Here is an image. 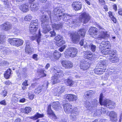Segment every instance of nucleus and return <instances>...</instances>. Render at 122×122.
I'll use <instances>...</instances> for the list:
<instances>
[{
    "instance_id": "11",
    "label": "nucleus",
    "mask_w": 122,
    "mask_h": 122,
    "mask_svg": "<svg viewBox=\"0 0 122 122\" xmlns=\"http://www.w3.org/2000/svg\"><path fill=\"white\" fill-rule=\"evenodd\" d=\"M47 112L48 116L49 117L54 120L57 119V117L51 109L50 105L48 106Z\"/></svg>"
},
{
    "instance_id": "43",
    "label": "nucleus",
    "mask_w": 122,
    "mask_h": 122,
    "mask_svg": "<svg viewBox=\"0 0 122 122\" xmlns=\"http://www.w3.org/2000/svg\"><path fill=\"white\" fill-rule=\"evenodd\" d=\"M62 39L63 37L62 36H60V35H58L55 37V39L56 41H58V42H59Z\"/></svg>"
},
{
    "instance_id": "59",
    "label": "nucleus",
    "mask_w": 122,
    "mask_h": 122,
    "mask_svg": "<svg viewBox=\"0 0 122 122\" xmlns=\"http://www.w3.org/2000/svg\"><path fill=\"white\" fill-rule=\"evenodd\" d=\"M101 110L102 114L103 113V114H105L107 112L106 109L104 108H101Z\"/></svg>"
},
{
    "instance_id": "26",
    "label": "nucleus",
    "mask_w": 122,
    "mask_h": 122,
    "mask_svg": "<svg viewBox=\"0 0 122 122\" xmlns=\"http://www.w3.org/2000/svg\"><path fill=\"white\" fill-rule=\"evenodd\" d=\"M44 117V115L43 114H40L37 112H36L34 116L29 117L30 119H32L34 120L40 118L42 117Z\"/></svg>"
},
{
    "instance_id": "20",
    "label": "nucleus",
    "mask_w": 122,
    "mask_h": 122,
    "mask_svg": "<svg viewBox=\"0 0 122 122\" xmlns=\"http://www.w3.org/2000/svg\"><path fill=\"white\" fill-rule=\"evenodd\" d=\"M72 6L76 10H78L81 8V3L79 1L74 2L73 3Z\"/></svg>"
},
{
    "instance_id": "3",
    "label": "nucleus",
    "mask_w": 122,
    "mask_h": 122,
    "mask_svg": "<svg viewBox=\"0 0 122 122\" xmlns=\"http://www.w3.org/2000/svg\"><path fill=\"white\" fill-rule=\"evenodd\" d=\"M65 112L67 114L71 113L70 118L73 121H75L76 119V116L79 114V110L78 109L75 107L73 109L70 104H66L63 105Z\"/></svg>"
},
{
    "instance_id": "32",
    "label": "nucleus",
    "mask_w": 122,
    "mask_h": 122,
    "mask_svg": "<svg viewBox=\"0 0 122 122\" xmlns=\"http://www.w3.org/2000/svg\"><path fill=\"white\" fill-rule=\"evenodd\" d=\"M109 59L110 61L112 63L117 62L119 61L118 57L116 56H113V57H109Z\"/></svg>"
},
{
    "instance_id": "49",
    "label": "nucleus",
    "mask_w": 122,
    "mask_h": 122,
    "mask_svg": "<svg viewBox=\"0 0 122 122\" xmlns=\"http://www.w3.org/2000/svg\"><path fill=\"white\" fill-rule=\"evenodd\" d=\"M94 114L97 116H99L102 114V112L100 110H97Z\"/></svg>"
},
{
    "instance_id": "22",
    "label": "nucleus",
    "mask_w": 122,
    "mask_h": 122,
    "mask_svg": "<svg viewBox=\"0 0 122 122\" xmlns=\"http://www.w3.org/2000/svg\"><path fill=\"white\" fill-rule=\"evenodd\" d=\"M66 98L70 101H75L77 99V96L75 95L72 94H68L66 95Z\"/></svg>"
},
{
    "instance_id": "33",
    "label": "nucleus",
    "mask_w": 122,
    "mask_h": 122,
    "mask_svg": "<svg viewBox=\"0 0 122 122\" xmlns=\"http://www.w3.org/2000/svg\"><path fill=\"white\" fill-rule=\"evenodd\" d=\"M31 110L30 107H26L25 108L22 109L21 111L25 113H28L31 111Z\"/></svg>"
},
{
    "instance_id": "56",
    "label": "nucleus",
    "mask_w": 122,
    "mask_h": 122,
    "mask_svg": "<svg viewBox=\"0 0 122 122\" xmlns=\"http://www.w3.org/2000/svg\"><path fill=\"white\" fill-rule=\"evenodd\" d=\"M30 43L29 41H28L27 42H26V46L25 47V49H26L27 48H31L30 46Z\"/></svg>"
},
{
    "instance_id": "45",
    "label": "nucleus",
    "mask_w": 122,
    "mask_h": 122,
    "mask_svg": "<svg viewBox=\"0 0 122 122\" xmlns=\"http://www.w3.org/2000/svg\"><path fill=\"white\" fill-rule=\"evenodd\" d=\"M11 101L13 103H16L18 100V99L16 97H13L11 99Z\"/></svg>"
},
{
    "instance_id": "62",
    "label": "nucleus",
    "mask_w": 122,
    "mask_h": 122,
    "mask_svg": "<svg viewBox=\"0 0 122 122\" xmlns=\"http://www.w3.org/2000/svg\"><path fill=\"white\" fill-rule=\"evenodd\" d=\"M99 3L101 5H104L105 4V1L104 0H99Z\"/></svg>"
},
{
    "instance_id": "34",
    "label": "nucleus",
    "mask_w": 122,
    "mask_h": 122,
    "mask_svg": "<svg viewBox=\"0 0 122 122\" xmlns=\"http://www.w3.org/2000/svg\"><path fill=\"white\" fill-rule=\"evenodd\" d=\"M94 93V91L90 90L86 92L85 93V96L87 97H91L93 95Z\"/></svg>"
},
{
    "instance_id": "6",
    "label": "nucleus",
    "mask_w": 122,
    "mask_h": 122,
    "mask_svg": "<svg viewBox=\"0 0 122 122\" xmlns=\"http://www.w3.org/2000/svg\"><path fill=\"white\" fill-rule=\"evenodd\" d=\"M49 20L48 16L45 15H42L41 19V21L42 22L41 26L43 29V32L45 33L49 31L51 29L49 25H47Z\"/></svg>"
},
{
    "instance_id": "19",
    "label": "nucleus",
    "mask_w": 122,
    "mask_h": 122,
    "mask_svg": "<svg viewBox=\"0 0 122 122\" xmlns=\"http://www.w3.org/2000/svg\"><path fill=\"white\" fill-rule=\"evenodd\" d=\"M107 112L109 113L111 121L113 122H116L117 120V114L114 111Z\"/></svg>"
},
{
    "instance_id": "21",
    "label": "nucleus",
    "mask_w": 122,
    "mask_h": 122,
    "mask_svg": "<svg viewBox=\"0 0 122 122\" xmlns=\"http://www.w3.org/2000/svg\"><path fill=\"white\" fill-rule=\"evenodd\" d=\"M41 35L40 31L39 30L38 35L37 34L36 36L35 35L32 36L31 37V40H34L36 39L38 44H39L41 42L40 38Z\"/></svg>"
},
{
    "instance_id": "57",
    "label": "nucleus",
    "mask_w": 122,
    "mask_h": 122,
    "mask_svg": "<svg viewBox=\"0 0 122 122\" xmlns=\"http://www.w3.org/2000/svg\"><path fill=\"white\" fill-rule=\"evenodd\" d=\"M100 65L104 66L106 64V61L104 60L101 61Z\"/></svg>"
},
{
    "instance_id": "29",
    "label": "nucleus",
    "mask_w": 122,
    "mask_h": 122,
    "mask_svg": "<svg viewBox=\"0 0 122 122\" xmlns=\"http://www.w3.org/2000/svg\"><path fill=\"white\" fill-rule=\"evenodd\" d=\"M105 69L102 70L101 68L96 69L94 70V73L99 75H101L105 71Z\"/></svg>"
},
{
    "instance_id": "2",
    "label": "nucleus",
    "mask_w": 122,
    "mask_h": 122,
    "mask_svg": "<svg viewBox=\"0 0 122 122\" xmlns=\"http://www.w3.org/2000/svg\"><path fill=\"white\" fill-rule=\"evenodd\" d=\"M97 27L99 29V31H98V29L95 27H91L89 30V34L96 39L100 38L105 39L109 36V35L107 34L105 30L102 27L98 25H97Z\"/></svg>"
},
{
    "instance_id": "28",
    "label": "nucleus",
    "mask_w": 122,
    "mask_h": 122,
    "mask_svg": "<svg viewBox=\"0 0 122 122\" xmlns=\"http://www.w3.org/2000/svg\"><path fill=\"white\" fill-rule=\"evenodd\" d=\"M51 25L52 27L56 30L60 29L62 28V24L61 23L58 24H52Z\"/></svg>"
},
{
    "instance_id": "54",
    "label": "nucleus",
    "mask_w": 122,
    "mask_h": 122,
    "mask_svg": "<svg viewBox=\"0 0 122 122\" xmlns=\"http://www.w3.org/2000/svg\"><path fill=\"white\" fill-rule=\"evenodd\" d=\"M28 80H25L22 83V85L24 86H27L28 85V84L27 83Z\"/></svg>"
},
{
    "instance_id": "51",
    "label": "nucleus",
    "mask_w": 122,
    "mask_h": 122,
    "mask_svg": "<svg viewBox=\"0 0 122 122\" xmlns=\"http://www.w3.org/2000/svg\"><path fill=\"white\" fill-rule=\"evenodd\" d=\"M12 21L14 23H16L17 22V20L16 18L14 17H12L11 18Z\"/></svg>"
},
{
    "instance_id": "35",
    "label": "nucleus",
    "mask_w": 122,
    "mask_h": 122,
    "mask_svg": "<svg viewBox=\"0 0 122 122\" xmlns=\"http://www.w3.org/2000/svg\"><path fill=\"white\" fill-rule=\"evenodd\" d=\"M11 74V70L10 69H9L6 71V72L4 74V76L6 79L9 78Z\"/></svg>"
},
{
    "instance_id": "47",
    "label": "nucleus",
    "mask_w": 122,
    "mask_h": 122,
    "mask_svg": "<svg viewBox=\"0 0 122 122\" xmlns=\"http://www.w3.org/2000/svg\"><path fill=\"white\" fill-rule=\"evenodd\" d=\"M7 92L6 90H3L1 93V94L4 97H5L7 95Z\"/></svg>"
},
{
    "instance_id": "1",
    "label": "nucleus",
    "mask_w": 122,
    "mask_h": 122,
    "mask_svg": "<svg viewBox=\"0 0 122 122\" xmlns=\"http://www.w3.org/2000/svg\"><path fill=\"white\" fill-rule=\"evenodd\" d=\"M53 11V13H54V16L53 19H52L51 16V12L49 11L45 12L48 13L50 19L51 20V22H52L53 20V22H55L60 20L62 18V20H63L66 21H67L70 24H72V26H73L74 25L73 24L75 23H79L81 22H82L84 23H86L90 19V17L89 15L86 12H84L79 16V21H78L76 20V21H73L72 22H70V20H69V19H70L69 18L71 17V16L68 14L62 13V11L59 10V7L56 8Z\"/></svg>"
},
{
    "instance_id": "14",
    "label": "nucleus",
    "mask_w": 122,
    "mask_h": 122,
    "mask_svg": "<svg viewBox=\"0 0 122 122\" xmlns=\"http://www.w3.org/2000/svg\"><path fill=\"white\" fill-rule=\"evenodd\" d=\"M71 36L72 41L74 43H76L79 42L80 37L78 32H74L71 34Z\"/></svg>"
},
{
    "instance_id": "18",
    "label": "nucleus",
    "mask_w": 122,
    "mask_h": 122,
    "mask_svg": "<svg viewBox=\"0 0 122 122\" xmlns=\"http://www.w3.org/2000/svg\"><path fill=\"white\" fill-rule=\"evenodd\" d=\"M3 30L6 31H8L12 28L11 24L9 22H6L3 24L1 26Z\"/></svg>"
},
{
    "instance_id": "63",
    "label": "nucleus",
    "mask_w": 122,
    "mask_h": 122,
    "mask_svg": "<svg viewBox=\"0 0 122 122\" xmlns=\"http://www.w3.org/2000/svg\"><path fill=\"white\" fill-rule=\"evenodd\" d=\"M4 83L6 85H10L11 83V82L9 80H8L4 82Z\"/></svg>"
},
{
    "instance_id": "12",
    "label": "nucleus",
    "mask_w": 122,
    "mask_h": 122,
    "mask_svg": "<svg viewBox=\"0 0 122 122\" xmlns=\"http://www.w3.org/2000/svg\"><path fill=\"white\" fill-rule=\"evenodd\" d=\"M45 83L42 86H39L36 89L35 92L36 94H38L40 93L43 89L46 90L48 87V82L46 81L45 82Z\"/></svg>"
},
{
    "instance_id": "64",
    "label": "nucleus",
    "mask_w": 122,
    "mask_h": 122,
    "mask_svg": "<svg viewBox=\"0 0 122 122\" xmlns=\"http://www.w3.org/2000/svg\"><path fill=\"white\" fill-rule=\"evenodd\" d=\"M84 40L83 39H82L80 42V44L81 46H82L84 44Z\"/></svg>"
},
{
    "instance_id": "27",
    "label": "nucleus",
    "mask_w": 122,
    "mask_h": 122,
    "mask_svg": "<svg viewBox=\"0 0 122 122\" xmlns=\"http://www.w3.org/2000/svg\"><path fill=\"white\" fill-rule=\"evenodd\" d=\"M38 28V26L30 25L29 30L30 33L34 34Z\"/></svg>"
},
{
    "instance_id": "52",
    "label": "nucleus",
    "mask_w": 122,
    "mask_h": 122,
    "mask_svg": "<svg viewBox=\"0 0 122 122\" xmlns=\"http://www.w3.org/2000/svg\"><path fill=\"white\" fill-rule=\"evenodd\" d=\"M51 35L50 36L51 37H53L56 35V34L54 31L53 30L52 31H51L50 32Z\"/></svg>"
},
{
    "instance_id": "17",
    "label": "nucleus",
    "mask_w": 122,
    "mask_h": 122,
    "mask_svg": "<svg viewBox=\"0 0 122 122\" xmlns=\"http://www.w3.org/2000/svg\"><path fill=\"white\" fill-rule=\"evenodd\" d=\"M62 66L66 69H69L73 66L72 63L71 62L67 61H63L61 62Z\"/></svg>"
},
{
    "instance_id": "41",
    "label": "nucleus",
    "mask_w": 122,
    "mask_h": 122,
    "mask_svg": "<svg viewBox=\"0 0 122 122\" xmlns=\"http://www.w3.org/2000/svg\"><path fill=\"white\" fill-rule=\"evenodd\" d=\"M65 43V41L62 40V39L60 41H59L57 42L56 43V44L57 46H60L62 45V44H64Z\"/></svg>"
},
{
    "instance_id": "42",
    "label": "nucleus",
    "mask_w": 122,
    "mask_h": 122,
    "mask_svg": "<svg viewBox=\"0 0 122 122\" xmlns=\"http://www.w3.org/2000/svg\"><path fill=\"white\" fill-rule=\"evenodd\" d=\"M32 18V16L30 15H28L25 16V21H29Z\"/></svg>"
},
{
    "instance_id": "61",
    "label": "nucleus",
    "mask_w": 122,
    "mask_h": 122,
    "mask_svg": "<svg viewBox=\"0 0 122 122\" xmlns=\"http://www.w3.org/2000/svg\"><path fill=\"white\" fill-rule=\"evenodd\" d=\"M66 46L64 45L59 49V50L61 52L63 51V50L66 48Z\"/></svg>"
},
{
    "instance_id": "58",
    "label": "nucleus",
    "mask_w": 122,
    "mask_h": 122,
    "mask_svg": "<svg viewBox=\"0 0 122 122\" xmlns=\"http://www.w3.org/2000/svg\"><path fill=\"white\" fill-rule=\"evenodd\" d=\"M87 41H86L84 42V44L83 45H84V47L85 48H87L89 46H90L87 43Z\"/></svg>"
},
{
    "instance_id": "37",
    "label": "nucleus",
    "mask_w": 122,
    "mask_h": 122,
    "mask_svg": "<svg viewBox=\"0 0 122 122\" xmlns=\"http://www.w3.org/2000/svg\"><path fill=\"white\" fill-rule=\"evenodd\" d=\"M1 1L4 2V4L5 7L8 8H10L12 6L11 5H10L7 0H1Z\"/></svg>"
},
{
    "instance_id": "15",
    "label": "nucleus",
    "mask_w": 122,
    "mask_h": 122,
    "mask_svg": "<svg viewBox=\"0 0 122 122\" xmlns=\"http://www.w3.org/2000/svg\"><path fill=\"white\" fill-rule=\"evenodd\" d=\"M64 86H60L55 89L54 95L55 96L59 97L64 92Z\"/></svg>"
},
{
    "instance_id": "53",
    "label": "nucleus",
    "mask_w": 122,
    "mask_h": 122,
    "mask_svg": "<svg viewBox=\"0 0 122 122\" xmlns=\"http://www.w3.org/2000/svg\"><path fill=\"white\" fill-rule=\"evenodd\" d=\"M0 104L4 106L6 105L7 103L5 100H4L0 102Z\"/></svg>"
},
{
    "instance_id": "24",
    "label": "nucleus",
    "mask_w": 122,
    "mask_h": 122,
    "mask_svg": "<svg viewBox=\"0 0 122 122\" xmlns=\"http://www.w3.org/2000/svg\"><path fill=\"white\" fill-rule=\"evenodd\" d=\"M30 6V9L33 12L37 11L39 9V5L36 3H31Z\"/></svg>"
},
{
    "instance_id": "36",
    "label": "nucleus",
    "mask_w": 122,
    "mask_h": 122,
    "mask_svg": "<svg viewBox=\"0 0 122 122\" xmlns=\"http://www.w3.org/2000/svg\"><path fill=\"white\" fill-rule=\"evenodd\" d=\"M61 54L56 51H55L53 53L54 57L55 58L57 59L61 56Z\"/></svg>"
},
{
    "instance_id": "38",
    "label": "nucleus",
    "mask_w": 122,
    "mask_h": 122,
    "mask_svg": "<svg viewBox=\"0 0 122 122\" xmlns=\"http://www.w3.org/2000/svg\"><path fill=\"white\" fill-rule=\"evenodd\" d=\"M79 34L82 37L84 36L86 30L85 29H81L79 30L78 31Z\"/></svg>"
},
{
    "instance_id": "10",
    "label": "nucleus",
    "mask_w": 122,
    "mask_h": 122,
    "mask_svg": "<svg viewBox=\"0 0 122 122\" xmlns=\"http://www.w3.org/2000/svg\"><path fill=\"white\" fill-rule=\"evenodd\" d=\"M81 57H79L80 62V67L81 69L85 70L87 69L90 66V64L86 60L81 58Z\"/></svg>"
},
{
    "instance_id": "5",
    "label": "nucleus",
    "mask_w": 122,
    "mask_h": 122,
    "mask_svg": "<svg viewBox=\"0 0 122 122\" xmlns=\"http://www.w3.org/2000/svg\"><path fill=\"white\" fill-rule=\"evenodd\" d=\"M103 95L102 93L100 94L99 99V103L101 105H103L110 109L114 108L115 107V104L114 102L109 100H105L103 101Z\"/></svg>"
},
{
    "instance_id": "30",
    "label": "nucleus",
    "mask_w": 122,
    "mask_h": 122,
    "mask_svg": "<svg viewBox=\"0 0 122 122\" xmlns=\"http://www.w3.org/2000/svg\"><path fill=\"white\" fill-rule=\"evenodd\" d=\"M116 51L115 50L112 49L109 51L108 55L109 57H113L116 56Z\"/></svg>"
},
{
    "instance_id": "9",
    "label": "nucleus",
    "mask_w": 122,
    "mask_h": 122,
    "mask_svg": "<svg viewBox=\"0 0 122 122\" xmlns=\"http://www.w3.org/2000/svg\"><path fill=\"white\" fill-rule=\"evenodd\" d=\"M8 41L11 45L18 47L22 45L23 41L22 40L18 38H10Z\"/></svg>"
},
{
    "instance_id": "8",
    "label": "nucleus",
    "mask_w": 122,
    "mask_h": 122,
    "mask_svg": "<svg viewBox=\"0 0 122 122\" xmlns=\"http://www.w3.org/2000/svg\"><path fill=\"white\" fill-rule=\"evenodd\" d=\"M77 51V49L72 47L69 48L66 50L64 54L65 56H67V57H74L76 56Z\"/></svg>"
},
{
    "instance_id": "55",
    "label": "nucleus",
    "mask_w": 122,
    "mask_h": 122,
    "mask_svg": "<svg viewBox=\"0 0 122 122\" xmlns=\"http://www.w3.org/2000/svg\"><path fill=\"white\" fill-rule=\"evenodd\" d=\"M37 56L38 55L37 54H34L32 56V58L35 60L37 61L38 59Z\"/></svg>"
},
{
    "instance_id": "31",
    "label": "nucleus",
    "mask_w": 122,
    "mask_h": 122,
    "mask_svg": "<svg viewBox=\"0 0 122 122\" xmlns=\"http://www.w3.org/2000/svg\"><path fill=\"white\" fill-rule=\"evenodd\" d=\"M66 82V85L70 86H72L74 83V81H73L71 79H67L65 80Z\"/></svg>"
},
{
    "instance_id": "4",
    "label": "nucleus",
    "mask_w": 122,
    "mask_h": 122,
    "mask_svg": "<svg viewBox=\"0 0 122 122\" xmlns=\"http://www.w3.org/2000/svg\"><path fill=\"white\" fill-rule=\"evenodd\" d=\"M53 71L55 73L54 76L52 77V81L53 84L59 83L61 80V78L64 75L62 71L59 69H56L54 68Z\"/></svg>"
},
{
    "instance_id": "23",
    "label": "nucleus",
    "mask_w": 122,
    "mask_h": 122,
    "mask_svg": "<svg viewBox=\"0 0 122 122\" xmlns=\"http://www.w3.org/2000/svg\"><path fill=\"white\" fill-rule=\"evenodd\" d=\"M52 107L56 111H58L61 109V105L58 102L53 103L52 104Z\"/></svg>"
},
{
    "instance_id": "16",
    "label": "nucleus",
    "mask_w": 122,
    "mask_h": 122,
    "mask_svg": "<svg viewBox=\"0 0 122 122\" xmlns=\"http://www.w3.org/2000/svg\"><path fill=\"white\" fill-rule=\"evenodd\" d=\"M83 56L85 58L89 60L94 59V58L95 57V55L90 51H84Z\"/></svg>"
},
{
    "instance_id": "46",
    "label": "nucleus",
    "mask_w": 122,
    "mask_h": 122,
    "mask_svg": "<svg viewBox=\"0 0 122 122\" xmlns=\"http://www.w3.org/2000/svg\"><path fill=\"white\" fill-rule=\"evenodd\" d=\"M90 47L91 50L92 51L94 52L96 50V46L93 45V44H90Z\"/></svg>"
},
{
    "instance_id": "7",
    "label": "nucleus",
    "mask_w": 122,
    "mask_h": 122,
    "mask_svg": "<svg viewBox=\"0 0 122 122\" xmlns=\"http://www.w3.org/2000/svg\"><path fill=\"white\" fill-rule=\"evenodd\" d=\"M101 47H103L101 50V53L103 55H107L108 54L110 48L111 47L110 44L108 41H102L100 44Z\"/></svg>"
},
{
    "instance_id": "48",
    "label": "nucleus",
    "mask_w": 122,
    "mask_h": 122,
    "mask_svg": "<svg viewBox=\"0 0 122 122\" xmlns=\"http://www.w3.org/2000/svg\"><path fill=\"white\" fill-rule=\"evenodd\" d=\"M25 52L28 54H31L33 52V51L31 48H27L25 49Z\"/></svg>"
},
{
    "instance_id": "40",
    "label": "nucleus",
    "mask_w": 122,
    "mask_h": 122,
    "mask_svg": "<svg viewBox=\"0 0 122 122\" xmlns=\"http://www.w3.org/2000/svg\"><path fill=\"white\" fill-rule=\"evenodd\" d=\"M109 14V16L110 17V18L113 21V22L115 23H116V20L115 18L112 15V14L111 12L110 11L108 12Z\"/></svg>"
},
{
    "instance_id": "50",
    "label": "nucleus",
    "mask_w": 122,
    "mask_h": 122,
    "mask_svg": "<svg viewBox=\"0 0 122 122\" xmlns=\"http://www.w3.org/2000/svg\"><path fill=\"white\" fill-rule=\"evenodd\" d=\"M0 49L2 50V51H4L5 52H6L7 51V50L8 49L5 47L1 46H0Z\"/></svg>"
},
{
    "instance_id": "25",
    "label": "nucleus",
    "mask_w": 122,
    "mask_h": 122,
    "mask_svg": "<svg viewBox=\"0 0 122 122\" xmlns=\"http://www.w3.org/2000/svg\"><path fill=\"white\" fill-rule=\"evenodd\" d=\"M28 4H27L22 5L19 6V8L20 10L23 12H25L29 10Z\"/></svg>"
},
{
    "instance_id": "13",
    "label": "nucleus",
    "mask_w": 122,
    "mask_h": 122,
    "mask_svg": "<svg viewBox=\"0 0 122 122\" xmlns=\"http://www.w3.org/2000/svg\"><path fill=\"white\" fill-rule=\"evenodd\" d=\"M85 107L90 109L91 108L93 107H96L97 105L98 104V102L96 99L93 100L92 102L90 103L89 102H85Z\"/></svg>"
},
{
    "instance_id": "44",
    "label": "nucleus",
    "mask_w": 122,
    "mask_h": 122,
    "mask_svg": "<svg viewBox=\"0 0 122 122\" xmlns=\"http://www.w3.org/2000/svg\"><path fill=\"white\" fill-rule=\"evenodd\" d=\"M5 37L3 35H0V44H2L5 42Z\"/></svg>"
},
{
    "instance_id": "60",
    "label": "nucleus",
    "mask_w": 122,
    "mask_h": 122,
    "mask_svg": "<svg viewBox=\"0 0 122 122\" xmlns=\"http://www.w3.org/2000/svg\"><path fill=\"white\" fill-rule=\"evenodd\" d=\"M28 96L29 98L30 99L32 100L34 97V95L30 93L28 94Z\"/></svg>"
},
{
    "instance_id": "39",
    "label": "nucleus",
    "mask_w": 122,
    "mask_h": 122,
    "mask_svg": "<svg viewBox=\"0 0 122 122\" xmlns=\"http://www.w3.org/2000/svg\"><path fill=\"white\" fill-rule=\"evenodd\" d=\"M38 20L37 19H36L35 20H34L32 21L30 23V25L38 26Z\"/></svg>"
}]
</instances>
